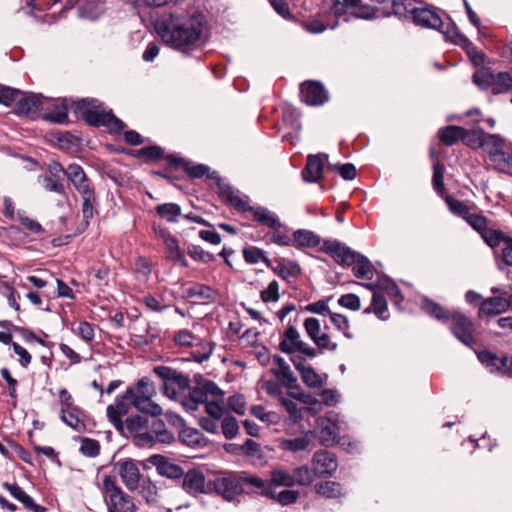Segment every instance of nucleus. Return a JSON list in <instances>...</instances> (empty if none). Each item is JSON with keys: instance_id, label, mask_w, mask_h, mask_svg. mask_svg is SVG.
Listing matches in <instances>:
<instances>
[{"instance_id": "f257e3e1", "label": "nucleus", "mask_w": 512, "mask_h": 512, "mask_svg": "<svg viewBox=\"0 0 512 512\" xmlns=\"http://www.w3.org/2000/svg\"><path fill=\"white\" fill-rule=\"evenodd\" d=\"M205 17L197 11L184 14L174 9L156 23L162 40L177 50L190 49L197 44L203 32Z\"/></svg>"}, {"instance_id": "f03ea898", "label": "nucleus", "mask_w": 512, "mask_h": 512, "mask_svg": "<svg viewBox=\"0 0 512 512\" xmlns=\"http://www.w3.org/2000/svg\"><path fill=\"white\" fill-rule=\"evenodd\" d=\"M262 479L248 472H220L213 480L208 481L209 492L214 491L224 500L232 502L243 493L257 492L262 486Z\"/></svg>"}, {"instance_id": "7ed1b4c3", "label": "nucleus", "mask_w": 512, "mask_h": 512, "mask_svg": "<svg viewBox=\"0 0 512 512\" xmlns=\"http://www.w3.org/2000/svg\"><path fill=\"white\" fill-rule=\"evenodd\" d=\"M71 110L77 117L93 127H105L110 133H120L125 123L117 118L112 110H106L104 104L96 98H82L71 103Z\"/></svg>"}, {"instance_id": "20e7f679", "label": "nucleus", "mask_w": 512, "mask_h": 512, "mask_svg": "<svg viewBox=\"0 0 512 512\" xmlns=\"http://www.w3.org/2000/svg\"><path fill=\"white\" fill-rule=\"evenodd\" d=\"M321 251L329 254L338 264L352 266L353 275L359 279H372L374 267L369 259L351 250L337 240H325Z\"/></svg>"}, {"instance_id": "39448f33", "label": "nucleus", "mask_w": 512, "mask_h": 512, "mask_svg": "<svg viewBox=\"0 0 512 512\" xmlns=\"http://www.w3.org/2000/svg\"><path fill=\"white\" fill-rule=\"evenodd\" d=\"M155 394V386L148 377H142L137 381L135 387H128L125 391V397H130L131 405L150 416L162 414V408L152 400Z\"/></svg>"}, {"instance_id": "423d86ee", "label": "nucleus", "mask_w": 512, "mask_h": 512, "mask_svg": "<svg viewBox=\"0 0 512 512\" xmlns=\"http://www.w3.org/2000/svg\"><path fill=\"white\" fill-rule=\"evenodd\" d=\"M482 149L497 170L504 172L512 167V143L499 134L487 133Z\"/></svg>"}, {"instance_id": "0eeeda50", "label": "nucleus", "mask_w": 512, "mask_h": 512, "mask_svg": "<svg viewBox=\"0 0 512 512\" xmlns=\"http://www.w3.org/2000/svg\"><path fill=\"white\" fill-rule=\"evenodd\" d=\"M189 393L182 398L181 404L187 411H196L200 404H206L214 396H224V392L212 380L196 379V384L188 388Z\"/></svg>"}, {"instance_id": "6e6552de", "label": "nucleus", "mask_w": 512, "mask_h": 512, "mask_svg": "<svg viewBox=\"0 0 512 512\" xmlns=\"http://www.w3.org/2000/svg\"><path fill=\"white\" fill-rule=\"evenodd\" d=\"M278 349L287 355L298 353L309 358H314L317 355V350L302 340L300 332L291 323V320H289L287 327L280 334Z\"/></svg>"}, {"instance_id": "1a4fd4ad", "label": "nucleus", "mask_w": 512, "mask_h": 512, "mask_svg": "<svg viewBox=\"0 0 512 512\" xmlns=\"http://www.w3.org/2000/svg\"><path fill=\"white\" fill-rule=\"evenodd\" d=\"M445 203L449 211L462 219H464L469 226L475 230L482 238L484 234L491 228L488 219L481 213H472L470 207L463 201L454 198L451 195L444 197Z\"/></svg>"}, {"instance_id": "9d476101", "label": "nucleus", "mask_w": 512, "mask_h": 512, "mask_svg": "<svg viewBox=\"0 0 512 512\" xmlns=\"http://www.w3.org/2000/svg\"><path fill=\"white\" fill-rule=\"evenodd\" d=\"M103 490L107 494L108 512H135L136 506L133 499L117 485L112 476H104Z\"/></svg>"}, {"instance_id": "9b49d317", "label": "nucleus", "mask_w": 512, "mask_h": 512, "mask_svg": "<svg viewBox=\"0 0 512 512\" xmlns=\"http://www.w3.org/2000/svg\"><path fill=\"white\" fill-rule=\"evenodd\" d=\"M153 372L163 381L165 396L175 399L180 392L189 388L190 380L183 373L168 366H156Z\"/></svg>"}, {"instance_id": "f8f14e48", "label": "nucleus", "mask_w": 512, "mask_h": 512, "mask_svg": "<svg viewBox=\"0 0 512 512\" xmlns=\"http://www.w3.org/2000/svg\"><path fill=\"white\" fill-rule=\"evenodd\" d=\"M151 416L145 433L136 438V445L139 447H151L154 443L170 444L175 440L172 432L168 431L163 420Z\"/></svg>"}, {"instance_id": "ddd939ff", "label": "nucleus", "mask_w": 512, "mask_h": 512, "mask_svg": "<svg viewBox=\"0 0 512 512\" xmlns=\"http://www.w3.org/2000/svg\"><path fill=\"white\" fill-rule=\"evenodd\" d=\"M205 411L207 412L208 416L201 417L199 419V426L209 433H218V422L226 416L224 396L212 397L205 404Z\"/></svg>"}, {"instance_id": "4468645a", "label": "nucleus", "mask_w": 512, "mask_h": 512, "mask_svg": "<svg viewBox=\"0 0 512 512\" xmlns=\"http://www.w3.org/2000/svg\"><path fill=\"white\" fill-rule=\"evenodd\" d=\"M443 34L447 40L466 50V53L473 65L480 66L484 64L486 59L485 54L479 51L476 46L458 30L455 24H448L447 29Z\"/></svg>"}, {"instance_id": "2eb2a0df", "label": "nucleus", "mask_w": 512, "mask_h": 512, "mask_svg": "<svg viewBox=\"0 0 512 512\" xmlns=\"http://www.w3.org/2000/svg\"><path fill=\"white\" fill-rule=\"evenodd\" d=\"M450 319L452 320L451 331L453 335L464 345L472 347L475 343L473 336L475 330L474 323L460 312L452 313Z\"/></svg>"}, {"instance_id": "dca6fc26", "label": "nucleus", "mask_w": 512, "mask_h": 512, "mask_svg": "<svg viewBox=\"0 0 512 512\" xmlns=\"http://www.w3.org/2000/svg\"><path fill=\"white\" fill-rule=\"evenodd\" d=\"M66 177L81 198L96 192L93 183L80 165L75 163L69 164L66 168Z\"/></svg>"}, {"instance_id": "f3484780", "label": "nucleus", "mask_w": 512, "mask_h": 512, "mask_svg": "<svg viewBox=\"0 0 512 512\" xmlns=\"http://www.w3.org/2000/svg\"><path fill=\"white\" fill-rule=\"evenodd\" d=\"M482 240L490 248L495 249L501 243L504 244L502 249V258L506 265L512 266V237L505 235L501 230L491 227Z\"/></svg>"}, {"instance_id": "a211bd4d", "label": "nucleus", "mask_w": 512, "mask_h": 512, "mask_svg": "<svg viewBox=\"0 0 512 512\" xmlns=\"http://www.w3.org/2000/svg\"><path fill=\"white\" fill-rule=\"evenodd\" d=\"M411 18L415 25L435 29L442 33L446 31L443 30L444 23L434 8L428 6L415 7L411 10Z\"/></svg>"}, {"instance_id": "6ab92c4d", "label": "nucleus", "mask_w": 512, "mask_h": 512, "mask_svg": "<svg viewBox=\"0 0 512 512\" xmlns=\"http://www.w3.org/2000/svg\"><path fill=\"white\" fill-rule=\"evenodd\" d=\"M302 100L310 106L323 105L328 101V92L319 81H305L300 86Z\"/></svg>"}, {"instance_id": "aec40b11", "label": "nucleus", "mask_w": 512, "mask_h": 512, "mask_svg": "<svg viewBox=\"0 0 512 512\" xmlns=\"http://www.w3.org/2000/svg\"><path fill=\"white\" fill-rule=\"evenodd\" d=\"M313 471L319 478L332 476L338 467L337 458L328 450H319L312 458Z\"/></svg>"}, {"instance_id": "412c9836", "label": "nucleus", "mask_w": 512, "mask_h": 512, "mask_svg": "<svg viewBox=\"0 0 512 512\" xmlns=\"http://www.w3.org/2000/svg\"><path fill=\"white\" fill-rule=\"evenodd\" d=\"M182 478V489L189 495L196 497L199 494L209 493L208 482L205 476L198 469H190L184 473Z\"/></svg>"}, {"instance_id": "4be33fe9", "label": "nucleus", "mask_w": 512, "mask_h": 512, "mask_svg": "<svg viewBox=\"0 0 512 512\" xmlns=\"http://www.w3.org/2000/svg\"><path fill=\"white\" fill-rule=\"evenodd\" d=\"M114 467L129 491H134L138 488L141 474L138 466L132 459L119 460L115 463Z\"/></svg>"}, {"instance_id": "5701e85b", "label": "nucleus", "mask_w": 512, "mask_h": 512, "mask_svg": "<svg viewBox=\"0 0 512 512\" xmlns=\"http://www.w3.org/2000/svg\"><path fill=\"white\" fill-rule=\"evenodd\" d=\"M477 357L480 363L490 373L505 376V372H507L509 356L506 354L498 355L491 350L484 349L477 353Z\"/></svg>"}, {"instance_id": "b1692460", "label": "nucleus", "mask_w": 512, "mask_h": 512, "mask_svg": "<svg viewBox=\"0 0 512 512\" xmlns=\"http://www.w3.org/2000/svg\"><path fill=\"white\" fill-rule=\"evenodd\" d=\"M14 112L17 115L28 116L32 119H35L39 116L40 111L42 110V98L40 95L31 94L28 96H23V94L18 97V99L14 102Z\"/></svg>"}, {"instance_id": "393cba45", "label": "nucleus", "mask_w": 512, "mask_h": 512, "mask_svg": "<svg viewBox=\"0 0 512 512\" xmlns=\"http://www.w3.org/2000/svg\"><path fill=\"white\" fill-rule=\"evenodd\" d=\"M128 401L130 402V397H125L124 392L122 395L117 396L115 403L109 405L106 409L109 421L118 431H122L124 429L122 417L129 412Z\"/></svg>"}, {"instance_id": "a878e982", "label": "nucleus", "mask_w": 512, "mask_h": 512, "mask_svg": "<svg viewBox=\"0 0 512 512\" xmlns=\"http://www.w3.org/2000/svg\"><path fill=\"white\" fill-rule=\"evenodd\" d=\"M150 463L155 466L159 475L169 479H180L184 475L181 466L171 462L163 455H153L149 458Z\"/></svg>"}, {"instance_id": "bb28decb", "label": "nucleus", "mask_w": 512, "mask_h": 512, "mask_svg": "<svg viewBox=\"0 0 512 512\" xmlns=\"http://www.w3.org/2000/svg\"><path fill=\"white\" fill-rule=\"evenodd\" d=\"M262 486L257 488V493L262 496L269 497L270 499L278 502L282 506L294 504L299 496V491L285 489L277 492L276 489H272L271 486L265 485V480L262 479Z\"/></svg>"}, {"instance_id": "cd10ccee", "label": "nucleus", "mask_w": 512, "mask_h": 512, "mask_svg": "<svg viewBox=\"0 0 512 512\" xmlns=\"http://www.w3.org/2000/svg\"><path fill=\"white\" fill-rule=\"evenodd\" d=\"M364 286L371 291L386 292L396 305L400 304L404 297L398 285L389 277H379L375 283H366Z\"/></svg>"}, {"instance_id": "c85d7f7f", "label": "nucleus", "mask_w": 512, "mask_h": 512, "mask_svg": "<svg viewBox=\"0 0 512 512\" xmlns=\"http://www.w3.org/2000/svg\"><path fill=\"white\" fill-rule=\"evenodd\" d=\"M165 160L173 168H183L186 174L191 178H201L209 172V167L204 164H191L181 157L167 155Z\"/></svg>"}, {"instance_id": "c756f323", "label": "nucleus", "mask_w": 512, "mask_h": 512, "mask_svg": "<svg viewBox=\"0 0 512 512\" xmlns=\"http://www.w3.org/2000/svg\"><path fill=\"white\" fill-rule=\"evenodd\" d=\"M2 486L10 493V495L19 501L24 508L32 512H46L47 509L39 504H36L33 498L28 495L16 482H4Z\"/></svg>"}, {"instance_id": "7c9ffc66", "label": "nucleus", "mask_w": 512, "mask_h": 512, "mask_svg": "<svg viewBox=\"0 0 512 512\" xmlns=\"http://www.w3.org/2000/svg\"><path fill=\"white\" fill-rule=\"evenodd\" d=\"M247 212L253 216V220L269 229L283 227L282 222L276 213L263 206H247Z\"/></svg>"}, {"instance_id": "2f4dec72", "label": "nucleus", "mask_w": 512, "mask_h": 512, "mask_svg": "<svg viewBox=\"0 0 512 512\" xmlns=\"http://www.w3.org/2000/svg\"><path fill=\"white\" fill-rule=\"evenodd\" d=\"M218 194L227 204L239 212H247L248 200L241 198L238 191L228 184L218 183Z\"/></svg>"}, {"instance_id": "473e14b6", "label": "nucleus", "mask_w": 512, "mask_h": 512, "mask_svg": "<svg viewBox=\"0 0 512 512\" xmlns=\"http://www.w3.org/2000/svg\"><path fill=\"white\" fill-rule=\"evenodd\" d=\"M274 366L271 368L272 374L281 381L287 388H292L297 379L291 371L290 366L283 357L275 355L273 357Z\"/></svg>"}, {"instance_id": "72a5a7b5", "label": "nucleus", "mask_w": 512, "mask_h": 512, "mask_svg": "<svg viewBox=\"0 0 512 512\" xmlns=\"http://www.w3.org/2000/svg\"><path fill=\"white\" fill-rule=\"evenodd\" d=\"M60 419L77 432L85 431V412L78 406L72 408H61Z\"/></svg>"}, {"instance_id": "f704fd0d", "label": "nucleus", "mask_w": 512, "mask_h": 512, "mask_svg": "<svg viewBox=\"0 0 512 512\" xmlns=\"http://www.w3.org/2000/svg\"><path fill=\"white\" fill-rule=\"evenodd\" d=\"M323 169L324 163L320 156L309 155L306 161V165L302 170V177L306 182H317L322 176Z\"/></svg>"}, {"instance_id": "c9c22d12", "label": "nucleus", "mask_w": 512, "mask_h": 512, "mask_svg": "<svg viewBox=\"0 0 512 512\" xmlns=\"http://www.w3.org/2000/svg\"><path fill=\"white\" fill-rule=\"evenodd\" d=\"M320 243V236L311 230L298 229L293 232V246L296 248H315Z\"/></svg>"}, {"instance_id": "e433bc0d", "label": "nucleus", "mask_w": 512, "mask_h": 512, "mask_svg": "<svg viewBox=\"0 0 512 512\" xmlns=\"http://www.w3.org/2000/svg\"><path fill=\"white\" fill-rule=\"evenodd\" d=\"M81 199V211L83 216V222L81 225L83 226V230H85L90 225L91 219L98 214L99 201L96 192L82 197Z\"/></svg>"}, {"instance_id": "4c0bfd02", "label": "nucleus", "mask_w": 512, "mask_h": 512, "mask_svg": "<svg viewBox=\"0 0 512 512\" xmlns=\"http://www.w3.org/2000/svg\"><path fill=\"white\" fill-rule=\"evenodd\" d=\"M315 492L327 499H337L345 495L343 486L336 481H322L314 486Z\"/></svg>"}, {"instance_id": "58836bf2", "label": "nucleus", "mask_w": 512, "mask_h": 512, "mask_svg": "<svg viewBox=\"0 0 512 512\" xmlns=\"http://www.w3.org/2000/svg\"><path fill=\"white\" fill-rule=\"evenodd\" d=\"M163 244L165 246L166 258L169 261L176 262L184 268L188 267V261L185 254L180 248L178 240L174 236Z\"/></svg>"}, {"instance_id": "ea45409f", "label": "nucleus", "mask_w": 512, "mask_h": 512, "mask_svg": "<svg viewBox=\"0 0 512 512\" xmlns=\"http://www.w3.org/2000/svg\"><path fill=\"white\" fill-rule=\"evenodd\" d=\"M508 309L506 298L503 297H489L481 301L479 307L480 314L496 315Z\"/></svg>"}, {"instance_id": "a19ab883", "label": "nucleus", "mask_w": 512, "mask_h": 512, "mask_svg": "<svg viewBox=\"0 0 512 512\" xmlns=\"http://www.w3.org/2000/svg\"><path fill=\"white\" fill-rule=\"evenodd\" d=\"M156 214L168 223H177L182 216V209L177 203L169 202L159 204L155 207Z\"/></svg>"}, {"instance_id": "79ce46f5", "label": "nucleus", "mask_w": 512, "mask_h": 512, "mask_svg": "<svg viewBox=\"0 0 512 512\" xmlns=\"http://www.w3.org/2000/svg\"><path fill=\"white\" fill-rule=\"evenodd\" d=\"M391 10H383V16L390 17L394 15L399 19L411 18V10L415 8L411 0H392Z\"/></svg>"}, {"instance_id": "37998d69", "label": "nucleus", "mask_w": 512, "mask_h": 512, "mask_svg": "<svg viewBox=\"0 0 512 512\" xmlns=\"http://www.w3.org/2000/svg\"><path fill=\"white\" fill-rule=\"evenodd\" d=\"M180 441L192 448L202 447L205 445L203 434L196 428L184 427L179 432Z\"/></svg>"}, {"instance_id": "c03bdc74", "label": "nucleus", "mask_w": 512, "mask_h": 512, "mask_svg": "<svg viewBox=\"0 0 512 512\" xmlns=\"http://www.w3.org/2000/svg\"><path fill=\"white\" fill-rule=\"evenodd\" d=\"M465 133V128L455 125H450L444 128H441L438 131V137L440 141L446 146H452L457 143L459 140H462L463 134Z\"/></svg>"}, {"instance_id": "a18cd8bd", "label": "nucleus", "mask_w": 512, "mask_h": 512, "mask_svg": "<svg viewBox=\"0 0 512 512\" xmlns=\"http://www.w3.org/2000/svg\"><path fill=\"white\" fill-rule=\"evenodd\" d=\"M148 417L143 415H131L126 418L124 426L130 434H134V443L136 438L145 433L148 425Z\"/></svg>"}, {"instance_id": "49530a36", "label": "nucleus", "mask_w": 512, "mask_h": 512, "mask_svg": "<svg viewBox=\"0 0 512 512\" xmlns=\"http://www.w3.org/2000/svg\"><path fill=\"white\" fill-rule=\"evenodd\" d=\"M265 485L271 486L272 489H277L280 486L292 487L294 486L293 474L282 469L273 470L270 480L265 481Z\"/></svg>"}, {"instance_id": "de8ad7c7", "label": "nucleus", "mask_w": 512, "mask_h": 512, "mask_svg": "<svg viewBox=\"0 0 512 512\" xmlns=\"http://www.w3.org/2000/svg\"><path fill=\"white\" fill-rule=\"evenodd\" d=\"M243 258L247 264L253 265L262 261L267 267H271V260L266 256V252L256 246L244 247Z\"/></svg>"}, {"instance_id": "09e8293b", "label": "nucleus", "mask_w": 512, "mask_h": 512, "mask_svg": "<svg viewBox=\"0 0 512 512\" xmlns=\"http://www.w3.org/2000/svg\"><path fill=\"white\" fill-rule=\"evenodd\" d=\"M422 309L431 317L440 320V321H448L451 318L450 312L442 307L440 304L434 302L433 300L425 298L422 301Z\"/></svg>"}, {"instance_id": "8fccbe9b", "label": "nucleus", "mask_w": 512, "mask_h": 512, "mask_svg": "<svg viewBox=\"0 0 512 512\" xmlns=\"http://www.w3.org/2000/svg\"><path fill=\"white\" fill-rule=\"evenodd\" d=\"M275 274L281 277L283 280L288 281L291 277L300 275L301 268L295 261H290L289 266L282 262H278L276 265L271 261V267H269Z\"/></svg>"}, {"instance_id": "3c124183", "label": "nucleus", "mask_w": 512, "mask_h": 512, "mask_svg": "<svg viewBox=\"0 0 512 512\" xmlns=\"http://www.w3.org/2000/svg\"><path fill=\"white\" fill-rule=\"evenodd\" d=\"M43 119L56 124H67L68 106L65 102L55 104L53 108L43 115Z\"/></svg>"}, {"instance_id": "603ef678", "label": "nucleus", "mask_w": 512, "mask_h": 512, "mask_svg": "<svg viewBox=\"0 0 512 512\" xmlns=\"http://www.w3.org/2000/svg\"><path fill=\"white\" fill-rule=\"evenodd\" d=\"M318 439L322 445L330 446L337 441L336 426L330 420L322 421L318 431Z\"/></svg>"}, {"instance_id": "864d4df0", "label": "nucleus", "mask_w": 512, "mask_h": 512, "mask_svg": "<svg viewBox=\"0 0 512 512\" xmlns=\"http://www.w3.org/2000/svg\"><path fill=\"white\" fill-rule=\"evenodd\" d=\"M185 292L188 298L196 299L200 302L212 300L214 297L213 289L200 283L188 287Z\"/></svg>"}, {"instance_id": "5fc2aeb1", "label": "nucleus", "mask_w": 512, "mask_h": 512, "mask_svg": "<svg viewBox=\"0 0 512 512\" xmlns=\"http://www.w3.org/2000/svg\"><path fill=\"white\" fill-rule=\"evenodd\" d=\"M371 309L373 313L379 318L380 320H386L388 319V313H387V301L385 297L378 291H373L372 301H371ZM370 308H366L364 310V313H369Z\"/></svg>"}, {"instance_id": "6e6d98bb", "label": "nucleus", "mask_w": 512, "mask_h": 512, "mask_svg": "<svg viewBox=\"0 0 512 512\" xmlns=\"http://www.w3.org/2000/svg\"><path fill=\"white\" fill-rule=\"evenodd\" d=\"M512 88V75L508 72H499L494 75V80L492 82L491 90L492 93L503 94L508 92Z\"/></svg>"}, {"instance_id": "4d7b16f0", "label": "nucleus", "mask_w": 512, "mask_h": 512, "mask_svg": "<svg viewBox=\"0 0 512 512\" xmlns=\"http://www.w3.org/2000/svg\"><path fill=\"white\" fill-rule=\"evenodd\" d=\"M486 134L487 133L480 127L473 130L465 129L462 141L472 149L482 148Z\"/></svg>"}, {"instance_id": "13d9d810", "label": "nucleus", "mask_w": 512, "mask_h": 512, "mask_svg": "<svg viewBox=\"0 0 512 512\" xmlns=\"http://www.w3.org/2000/svg\"><path fill=\"white\" fill-rule=\"evenodd\" d=\"M292 474H293L294 485H299V486L310 485L314 481V478L316 476L313 469L309 468L306 465H302V466L294 468L292 471Z\"/></svg>"}, {"instance_id": "bf43d9fd", "label": "nucleus", "mask_w": 512, "mask_h": 512, "mask_svg": "<svg viewBox=\"0 0 512 512\" xmlns=\"http://www.w3.org/2000/svg\"><path fill=\"white\" fill-rule=\"evenodd\" d=\"M38 182L48 192H54L60 195L66 194L63 179L54 178L49 175H41L38 177Z\"/></svg>"}, {"instance_id": "052dcab7", "label": "nucleus", "mask_w": 512, "mask_h": 512, "mask_svg": "<svg viewBox=\"0 0 512 512\" xmlns=\"http://www.w3.org/2000/svg\"><path fill=\"white\" fill-rule=\"evenodd\" d=\"M197 350L191 353L193 360L197 363H203L207 361L214 349V344L210 341L199 339L195 344Z\"/></svg>"}, {"instance_id": "680f3d73", "label": "nucleus", "mask_w": 512, "mask_h": 512, "mask_svg": "<svg viewBox=\"0 0 512 512\" xmlns=\"http://www.w3.org/2000/svg\"><path fill=\"white\" fill-rule=\"evenodd\" d=\"M444 171L445 166L441 162H436L433 165V177H432V185L436 193L443 197L445 192L444 185Z\"/></svg>"}, {"instance_id": "e2e57ef3", "label": "nucleus", "mask_w": 512, "mask_h": 512, "mask_svg": "<svg viewBox=\"0 0 512 512\" xmlns=\"http://www.w3.org/2000/svg\"><path fill=\"white\" fill-rule=\"evenodd\" d=\"M311 440L308 436H301L283 441V449L290 452H300L309 448Z\"/></svg>"}, {"instance_id": "0e129e2a", "label": "nucleus", "mask_w": 512, "mask_h": 512, "mask_svg": "<svg viewBox=\"0 0 512 512\" xmlns=\"http://www.w3.org/2000/svg\"><path fill=\"white\" fill-rule=\"evenodd\" d=\"M473 82L481 89H487L492 86L494 74L490 68L482 67L473 74Z\"/></svg>"}, {"instance_id": "69168bd1", "label": "nucleus", "mask_w": 512, "mask_h": 512, "mask_svg": "<svg viewBox=\"0 0 512 512\" xmlns=\"http://www.w3.org/2000/svg\"><path fill=\"white\" fill-rule=\"evenodd\" d=\"M188 255L196 262L211 263L215 260V256L205 251L201 246L189 244L187 246Z\"/></svg>"}, {"instance_id": "338daca9", "label": "nucleus", "mask_w": 512, "mask_h": 512, "mask_svg": "<svg viewBox=\"0 0 512 512\" xmlns=\"http://www.w3.org/2000/svg\"><path fill=\"white\" fill-rule=\"evenodd\" d=\"M23 94L19 89L0 84V104L10 107Z\"/></svg>"}, {"instance_id": "774afa93", "label": "nucleus", "mask_w": 512, "mask_h": 512, "mask_svg": "<svg viewBox=\"0 0 512 512\" xmlns=\"http://www.w3.org/2000/svg\"><path fill=\"white\" fill-rule=\"evenodd\" d=\"M221 429L224 437L227 440H232L239 432V425L233 416L226 415L223 419H221Z\"/></svg>"}]
</instances>
